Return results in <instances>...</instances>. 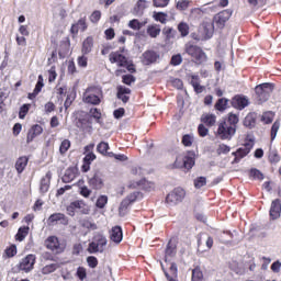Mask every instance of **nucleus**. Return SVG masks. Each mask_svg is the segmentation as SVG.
Wrapping results in <instances>:
<instances>
[{"instance_id":"nucleus-50","label":"nucleus","mask_w":281,"mask_h":281,"mask_svg":"<svg viewBox=\"0 0 281 281\" xmlns=\"http://www.w3.org/2000/svg\"><path fill=\"white\" fill-rule=\"evenodd\" d=\"M190 0H179L176 4V9L179 10L180 12H183L190 8Z\"/></svg>"},{"instance_id":"nucleus-21","label":"nucleus","mask_w":281,"mask_h":281,"mask_svg":"<svg viewBox=\"0 0 281 281\" xmlns=\"http://www.w3.org/2000/svg\"><path fill=\"white\" fill-rule=\"evenodd\" d=\"M87 16L80 18L77 23L71 25L70 34L78 36V32H87Z\"/></svg>"},{"instance_id":"nucleus-22","label":"nucleus","mask_w":281,"mask_h":281,"mask_svg":"<svg viewBox=\"0 0 281 281\" xmlns=\"http://www.w3.org/2000/svg\"><path fill=\"white\" fill-rule=\"evenodd\" d=\"M142 198V192L135 191L133 193H130L122 202L120 205V210H127L132 203H135L137 199Z\"/></svg>"},{"instance_id":"nucleus-34","label":"nucleus","mask_w":281,"mask_h":281,"mask_svg":"<svg viewBox=\"0 0 281 281\" xmlns=\"http://www.w3.org/2000/svg\"><path fill=\"white\" fill-rule=\"evenodd\" d=\"M71 46V43L69 42V38L61 41L59 44V50L58 56L59 58H67V54H69V47Z\"/></svg>"},{"instance_id":"nucleus-4","label":"nucleus","mask_w":281,"mask_h":281,"mask_svg":"<svg viewBox=\"0 0 281 281\" xmlns=\"http://www.w3.org/2000/svg\"><path fill=\"white\" fill-rule=\"evenodd\" d=\"M106 236L98 233L93 236V240L88 245L89 254H103L104 247H106Z\"/></svg>"},{"instance_id":"nucleus-55","label":"nucleus","mask_w":281,"mask_h":281,"mask_svg":"<svg viewBox=\"0 0 281 281\" xmlns=\"http://www.w3.org/2000/svg\"><path fill=\"white\" fill-rule=\"evenodd\" d=\"M182 144L187 147L190 148L192 144H194V137L190 134H186L182 136Z\"/></svg>"},{"instance_id":"nucleus-37","label":"nucleus","mask_w":281,"mask_h":281,"mask_svg":"<svg viewBox=\"0 0 281 281\" xmlns=\"http://www.w3.org/2000/svg\"><path fill=\"white\" fill-rule=\"evenodd\" d=\"M201 122L205 124V126L212 127L216 124V116L210 113L202 114Z\"/></svg>"},{"instance_id":"nucleus-19","label":"nucleus","mask_w":281,"mask_h":281,"mask_svg":"<svg viewBox=\"0 0 281 281\" xmlns=\"http://www.w3.org/2000/svg\"><path fill=\"white\" fill-rule=\"evenodd\" d=\"M77 177H80V170L77 166H72L66 169L64 176L61 177L63 183H71Z\"/></svg>"},{"instance_id":"nucleus-41","label":"nucleus","mask_w":281,"mask_h":281,"mask_svg":"<svg viewBox=\"0 0 281 281\" xmlns=\"http://www.w3.org/2000/svg\"><path fill=\"white\" fill-rule=\"evenodd\" d=\"M19 254V250L16 249V245H10L4 249L3 258H14Z\"/></svg>"},{"instance_id":"nucleus-52","label":"nucleus","mask_w":281,"mask_h":281,"mask_svg":"<svg viewBox=\"0 0 281 281\" xmlns=\"http://www.w3.org/2000/svg\"><path fill=\"white\" fill-rule=\"evenodd\" d=\"M77 65H78V67L86 69V67H88V65H89V57L87 55L82 54L81 56H79L77 58Z\"/></svg>"},{"instance_id":"nucleus-13","label":"nucleus","mask_w":281,"mask_h":281,"mask_svg":"<svg viewBox=\"0 0 281 281\" xmlns=\"http://www.w3.org/2000/svg\"><path fill=\"white\" fill-rule=\"evenodd\" d=\"M34 265H36V255H26L19 263L20 271H24L25 273H30L34 269Z\"/></svg>"},{"instance_id":"nucleus-47","label":"nucleus","mask_w":281,"mask_h":281,"mask_svg":"<svg viewBox=\"0 0 281 281\" xmlns=\"http://www.w3.org/2000/svg\"><path fill=\"white\" fill-rule=\"evenodd\" d=\"M274 117L276 113H273L272 111H268L262 114L261 122H263V124H271Z\"/></svg>"},{"instance_id":"nucleus-2","label":"nucleus","mask_w":281,"mask_h":281,"mask_svg":"<svg viewBox=\"0 0 281 281\" xmlns=\"http://www.w3.org/2000/svg\"><path fill=\"white\" fill-rule=\"evenodd\" d=\"M184 52L192 58L195 65H205L207 60V54L203 48L192 42H188L184 45Z\"/></svg>"},{"instance_id":"nucleus-56","label":"nucleus","mask_w":281,"mask_h":281,"mask_svg":"<svg viewBox=\"0 0 281 281\" xmlns=\"http://www.w3.org/2000/svg\"><path fill=\"white\" fill-rule=\"evenodd\" d=\"M92 192L93 191L91 189H89V187H87V186H82L79 188V194L81 196H83V199H89V196H91Z\"/></svg>"},{"instance_id":"nucleus-60","label":"nucleus","mask_w":281,"mask_h":281,"mask_svg":"<svg viewBox=\"0 0 281 281\" xmlns=\"http://www.w3.org/2000/svg\"><path fill=\"white\" fill-rule=\"evenodd\" d=\"M76 276H77V278L80 279L81 281L87 280V268H85V267H78V268H77Z\"/></svg>"},{"instance_id":"nucleus-46","label":"nucleus","mask_w":281,"mask_h":281,"mask_svg":"<svg viewBox=\"0 0 281 281\" xmlns=\"http://www.w3.org/2000/svg\"><path fill=\"white\" fill-rule=\"evenodd\" d=\"M177 31H175V29L170 27V26H165L162 29V34L166 38V41H172V38H175V34Z\"/></svg>"},{"instance_id":"nucleus-1","label":"nucleus","mask_w":281,"mask_h":281,"mask_svg":"<svg viewBox=\"0 0 281 281\" xmlns=\"http://www.w3.org/2000/svg\"><path fill=\"white\" fill-rule=\"evenodd\" d=\"M104 99V92L100 86H89L83 92V102L92 106H99Z\"/></svg>"},{"instance_id":"nucleus-20","label":"nucleus","mask_w":281,"mask_h":281,"mask_svg":"<svg viewBox=\"0 0 281 281\" xmlns=\"http://www.w3.org/2000/svg\"><path fill=\"white\" fill-rule=\"evenodd\" d=\"M40 135H43V126L38 124L32 125L26 134V144H32Z\"/></svg>"},{"instance_id":"nucleus-36","label":"nucleus","mask_w":281,"mask_h":281,"mask_svg":"<svg viewBox=\"0 0 281 281\" xmlns=\"http://www.w3.org/2000/svg\"><path fill=\"white\" fill-rule=\"evenodd\" d=\"M29 161L30 158H27L26 156H21L20 158H18V160L15 161V170L19 175H21V172H23V170L27 168Z\"/></svg>"},{"instance_id":"nucleus-27","label":"nucleus","mask_w":281,"mask_h":281,"mask_svg":"<svg viewBox=\"0 0 281 281\" xmlns=\"http://www.w3.org/2000/svg\"><path fill=\"white\" fill-rule=\"evenodd\" d=\"M124 238V233L121 226H113L110 234V239L112 243L120 245V241Z\"/></svg>"},{"instance_id":"nucleus-25","label":"nucleus","mask_w":281,"mask_h":281,"mask_svg":"<svg viewBox=\"0 0 281 281\" xmlns=\"http://www.w3.org/2000/svg\"><path fill=\"white\" fill-rule=\"evenodd\" d=\"M49 186H52V171H47L46 175L41 179L40 192L46 194L49 192Z\"/></svg>"},{"instance_id":"nucleus-17","label":"nucleus","mask_w":281,"mask_h":281,"mask_svg":"<svg viewBox=\"0 0 281 281\" xmlns=\"http://www.w3.org/2000/svg\"><path fill=\"white\" fill-rule=\"evenodd\" d=\"M48 227H54V225H69V220L64 213H53L46 221Z\"/></svg>"},{"instance_id":"nucleus-48","label":"nucleus","mask_w":281,"mask_h":281,"mask_svg":"<svg viewBox=\"0 0 281 281\" xmlns=\"http://www.w3.org/2000/svg\"><path fill=\"white\" fill-rule=\"evenodd\" d=\"M71 148V140L69 139H64L61 143H60V146H59V153L60 155H66L67 154V150H69Z\"/></svg>"},{"instance_id":"nucleus-29","label":"nucleus","mask_w":281,"mask_h":281,"mask_svg":"<svg viewBox=\"0 0 281 281\" xmlns=\"http://www.w3.org/2000/svg\"><path fill=\"white\" fill-rule=\"evenodd\" d=\"M215 111H218L220 113H225L227 109H229V99L227 98H220L214 104Z\"/></svg>"},{"instance_id":"nucleus-18","label":"nucleus","mask_w":281,"mask_h":281,"mask_svg":"<svg viewBox=\"0 0 281 281\" xmlns=\"http://www.w3.org/2000/svg\"><path fill=\"white\" fill-rule=\"evenodd\" d=\"M232 18V11L229 10H223L220 13H217L214 16V22L215 25L220 29L223 30V27H225V23H227V21H229V19Z\"/></svg>"},{"instance_id":"nucleus-6","label":"nucleus","mask_w":281,"mask_h":281,"mask_svg":"<svg viewBox=\"0 0 281 281\" xmlns=\"http://www.w3.org/2000/svg\"><path fill=\"white\" fill-rule=\"evenodd\" d=\"M255 93L256 99L260 104L267 102L269 98H271V93H273V83H261L256 86Z\"/></svg>"},{"instance_id":"nucleus-35","label":"nucleus","mask_w":281,"mask_h":281,"mask_svg":"<svg viewBox=\"0 0 281 281\" xmlns=\"http://www.w3.org/2000/svg\"><path fill=\"white\" fill-rule=\"evenodd\" d=\"M190 85L193 87L195 93H203V91H205V87L201 86V79L199 78L198 75L191 76Z\"/></svg>"},{"instance_id":"nucleus-53","label":"nucleus","mask_w":281,"mask_h":281,"mask_svg":"<svg viewBox=\"0 0 281 281\" xmlns=\"http://www.w3.org/2000/svg\"><path fill=\"white\" fill-rule=\"evenodd\" d=\"M166 256L172 257L177 254V246L172 245V240H169L165 250Z\"/></svg>"},{"instance_id":"nucleus-32","label":"nucleus","mask_w":281,"mask_h":281,"mask_svg":"<svg viewBox=\"0 0 281 281\" xmlns=\"http://www.w3.org/2000/svg\"><path fill=\"white\" fill-rule=\"evenodd\" d=\"M225 122L236 131L238 128V122H240V116L234 112H229Z\"/></svg>"},{"instance_id":"nucleus-49","label":"nucleus","mask_w":281,"mask_h":281,"mask_svg":"<svg viewBox=\"0 0 281 281\" xmlns=\"http://www.w3.org/2000/svg\"><path fill=\"white\" fill-rule=\"evenodd\" d=\"M30 109H32V104L30 103H25L20 108V111H19L20 120H25V115L30 113Z\"/></svg>"},{"instance_id":"nucleus-9","label":"nucleus","mask_w":281,"mask_h":281,"mask_svg":"<svg viewBox=\"0 0 281 281\" xmlns=\"http://www.w3.org/2000/svg\"><path fill=\"white\" fill-rule=\"evenodd\" d=\"M123 52H124V48H120V50L110 53L109 60L111 65H116L117 67H126L128 57L122 54Z\"/></svg>"},{"instance_id":"nucleus-38","label":"nucleus","mask_w":281,"mask_h":281,"mask_svg":"<svg viewBox=\"0 0 281 281\" xmlns=\"http://www.w3.org/2000/svg\"><path fill=\"white\" fill-rule=\"evenodd\" d=\"M30 234V226H22L18 229V233L15 235V240L19 243H23L25 238H27V235Z\"/></svg>"},{"instance_id":"nucleus-54","label":"nucleus","mask_w":281,"mask_h":281,"mask_svg":"<svg viewBox=\"0 0 281 281\" xmlns=\"http://www.w3.org/2000/svg\"><path fill=\"white\" fill-rule=\"evenodd\" d=\"M194 188H196V190H200V188H203L204 186H207V178L205 177H198L194 181Z\"/></svg>"},{"instance_id":"nucleus-5","label":"nucleus","mask_w":281,"mask_h":281,"mask_svg":"<svg viewBox=\"0 0 281 281\" xmlns=\"http://www.w3.org/2000/svg\"><path fill=\"white\" fill-rule=\"evenodd\" d=\"M93 148H95V144L90 143L89 145L85 146L83 148V164L81 166L82 172H89L91 170V164L98 159V156L93 153Z\"/></svg>"},{"instance_id":"nucleus-31","label":"nucleus","mask_w":281,"mask_h":281,"mask_svg":"<svg viewBox=\"0 0 281 281\" xmlns=\"http://www.w3.org/2000/svg\"><path fill=\"white\" fill-rule=\"evenodd\" d=\"M268 161L271 166H278L281 161L280 153L278 149L270 148L268 151Z\"/></svg>"},{"instance_id":"nucleus-59","label":"nucleus","mask_w":281,"mask_h":281,"mask_svg":"<svg viewBox=\"0 0 281 281\" xmlns=\"http://www.w3.org/2000/svg\"><path fill=\"white\" fill-rule=\"evenodd\" d=\"M278 131H280V121H276L272 124L271 132H270V136H271L272 140L276 139V137L278 135Z\"/></svg>"},{"instance_id":"nucleus-8","label":"nucleus","mask_w":281,"mask_h":281,"mask_svg":"<svg viewBox=\"0 0 281 281\" xmlns=\"http://www.w3.org/2000/svg\"><path fill=\"white\" fill-rule=\"evenodd\" d=\"M183 199H186V190L178 187L167 194L166 203H168L169 205H178V203H181Z\"/></svg>"},{"instance_id":"nucleus-10","label":"nucleus","mask_w":281,"mask_h":281,"mask_svg":"<svg viewBox=\"0 0 281 281\" xmlns=\"http://www.w3.org/2000/svg\"><path fill=\"white\" fill-rule=\"evenodd\" d=\"M127 188L130 190H144L145 192H151V190H155V183L146 180V178H143L138 181H130Z\"/></svg>"},{"instance_id":"nucleus-26","label":"nucleus","mask_w":281,"mask_h":281,"mask_svg":"<svg viewBox=\"0 0 281 281\" xmlns=\"http://www.w3.org/2000/svg\"><path fill=\"white\" fill-rule=\"evenodd\" d=\"M131 89L123 87V86H119L117 87V92H116V97L119 100L122 101L123 104H126V102H128V100H131Z\"/></svg>"},{"instance_id":"nucleus-40","label":"nucleus","mask_w":281,"mask_h":281,"mask_svg":"<svg viewBox=\"0 0 281 281\" xmlns=\"http://www.w3.org/2000/svg\"><path fill=\"white\" fill-rule=\"evenodd\" d=\"M153 19L155 21H157L158 23H161L162 25H166V23H168V13L155 11L153 13Z\"/></svg>"},{"instance_id":"nucleus-42","label":"nucleus","mask_w":281,"mask_h":281,"mask_svg":"<svg viewBox=\"0 0 281 281\" xmlns=\"http://www.w3.org/2000/svg\"><path fill=\"white\" fill-rule=\"evenodd\" d=\"M178 32L180 33V36L182 38H186V36H188V34H190V25H188V23H186V22H180L178 24Z\"/></svg>"},{"instance_id":"nucleus-23","label":"nucleus","mask_w":281,"mask_h":281,"mask_svg":"<svg viewBox=\"0 0 281 281\" xmlns=\"http://www.w3.org/2000/svg\"><path fill=\"white\" fill-rule=\"evenodd\" d=\"M159 60V55L155 50H146L143 53V65H154V63H157Z\"/></svg>"},{"instance_id":"nucleus-7","label":"nucleus","mask_w":281,"mask_h":281,"mask_svg":"<svg viewBox=\"0 0 281 281\" xmlns=\"http://www.w3.org/2000/svg\"><path fill=\"white\" fill-rule=\"evenodd\" d=\"M215 135L222 140H229L236 135V130H234V127H231L227 122L222 121L221 123H218Z\"/></svg>"},{"instance_id":"nucleus-62","label":"nucleus","mask_w":281,"mask_h":281,"mask_svg":"<svg viewBox=\"0 0 281 281\" xmlns=\"http://www.w3.org/2000/svg\"><path fill=\"white\" fill-rule=\"evenodd\" d=\"M133 82H135V76H133V75H123L122 76L123 85H127L128 87H131V85H133Z\"/></svg>"},{"instance_id":"nucleus-24","label":"nucleus","mask_w":281,"mask_h":281,"mask_svg":"<svg viewBox=\"0 0 281 281\" xmlns=\"http://www.w3.org/2000/svg\"><path fill=\"white\" fill-rule=\"evenodd\" d=\"M280 214H281V200L276 199L272 201L271 206H270V218L272 221H276V220L280 218Z\"/></svg>"},{"instance_id":"nucleus-51","label":"nucleus","mask_w":281,"mask_h":281,"mask_svg":"<svg viewBox=\"0 0 281 281\" xmlns=\"http://www.w3.org/2000/svg\"><path fill=\"white\" fill-rule=\"evenodd\" d=\"M108 203H109V196L100 195L97 200L95 205L97 207H99V210H104Z\"/></svg>"},{"instance_id":"nucleus-61","label":"nucleus","mask_w":281,"mask_h":281,"mask_svg":"<svg viewBox=\"0 0 281 281\" xmlns=\"http://www.w3.org/2000/svg\"><path fill=\"white\" fill-rule=\"evenodd\" d=\"M183 63V57H181V54L173 55L170 60V65L173 67H177Z\"/></svg>"},{"instance_id":"nucleus-45","label":"nucleus","mask_w":281,"mask_h":281,"mask_svg":"<svg viewBox=\"0 0 281 281\" xmlns=\"http://www.w3.org/2000/svg\"><path fill=\"white\" fill-rule=\"evenodd\" d=\"M191 281H203V271L201 267H195L192 270Z\"/></svg>"},{"instance_id":"nucleus-64","label":"nucleus","mask_w":281,"mask_h":281,"mask_svg":"<svg viewBox=\"0 0 281 281\" xmlns=\"http://www.w3.org/2000/svg\"><path fill=\"white\" fill-rule=\"evenodd\" d=\"M56 269H58V265L50 263L43 268V273H45V274L54 273V271H56Z\"/></svg>"},{"instance_id":"nucleus-16","label":"nucleus","mask_w":281,"mask_h":281,"mask_svg":"<svg viewBox=\"0 0 281 281\" xmlns=\"http://www.w3.org/2000/svg\"><path fill=\"white\" fill-rule=\"evenodd\" d=\"M183 164H179V159L173 162V168H186V170H192L194 168L195 158L194 153L189 151L187 156L183 157Z\"/></svg>"},{"instance_id":"nucleus-14","label":"nucleus","mask_w":281,"mask_h":281,"mask_svg":"<svg viewBox=\"0 0 281 281\" xmlns=\"http://www.w3.org/2000/svg\"><path fill=\"white\" fill-rule=\"evenodd\" d=\"M88 186L92 190H102L104 188V179L100 170H95L92 177L88 178Z\"/></svg>"},{"instance_id":"nucleus-63","label":"nucleus","mask_w":281,"mask_h":281,"mask_svg":"<svg viewBox=\"0 0 281 281\" xmlns=\"http://www.w3.org/2000/svg\"><path fill=\"white\" fill-rule=\"evenodd\" d=\"M101 19H102V12L98 10L93 11L90 15L91 23H99Z\"/></svg>"},{"instance_id":"nucleus-12","label":"nucleus","mask_w":281,"mask_h":281,"mask_svg":"<svg viewBox=\"0 0 281 281\" xmlns=\"http://www.w3.org/2000/svg\"><path fill=\"white\" fill-rule=\"evenodd\" d=\"M212 34L213 32L210 31L207 25H205L203 27H199L195 32H192L190 37L199 43L201 41H210V38H212Z\"/></svg>"},{"instance_id":"nucleus-44","label":"nucleus","mask_w":281,"mask_h":281,"mask_svg":"<svg viewBox=\"0 0 281 281\" xmlns=\"http://www.w3.org/2000/svg\"><path fill=\"white\" fill-rule=\"evenodd\" d=\"M111 147L109 146V143L101 142L97 145V151L100 153V155L109 156V149Z\"/></svg>"},{"instance_id":"nucleus-3","label":"nucleus","mask_w":281,"mask_h":281,"mask_svg":"<svg viewBox=\"0 0 281 281\" xmlns=\"http://www.w3.org/2000/svg\"><path fill=\"white\" fill-rule=\"evenodd\" d=\"M256 142L254 140V138L247 136L245 138V143H244V147H239L237 148L236 151L232 153V156L234 157L232 164H240V160L245 159V157H247V155H249V153H251V150L254 149Z\"/></svg>"},{"instance_id":"nucleus-43","label":"nucleus","mask_w":281,"mask_h":281,"mask_svg":"<svg viewBox=\"0 0 281 281\" xmlns=\"http://www.w3.org/2000/svg\"><path fill=\"white\" fill-rule=\"evenodd\" d=\"M81 227H83L85 229H91L92 232H94V229H98V224L93 223L91 220L89 218H85L81 220L80 222Z\"/></svg>"},{"instance_id":"nucleus-33","label":"nucleus","mask_w":281,"mask_h":281,"mask_svg":"<svg viewBox=\"0 0 281 281\" xmlns=\"http://www.w3.org/2000/svg\"><path fill=\"white\" fill-rule=\"evenodd\" d=\"M148 8V1L147 0H138L133 9V14L135 16H142L144 14V10Z\"/></svg>"},{"instance_id":"nucleus-30","label":"nucleus","mask_w":281,"mask_h":281,"mask_svg":"<svg viewBox=\"0 0 281 281\" xmlns=\"http://www.w3.org/2000/svg\"><path fill=\"white\" fill-rule=\"evenodd\" d=\"M256 120H258V114L256 112H249L244 119V126L246 128H255Z\"/></svg>"},{"instance_id":"nucleus-11","label":"nucleus","mask_w":281,"mask_h":281,"mask_svg":"<svg viewBox=\"0 0 281 281\" xmlns=\"http://www.w3.org/2000/svg\"><path fill=\"white\" fill-rule=\"evenodd\" d=\"M44 245L46 249H49V251H55V254H63V251H65V246L60 244V240L56 236H48L45 239Z\"/></svg>"},{"instance_id":"nucleus-28","label":"nucleus","mask_w":281,"mask_h":281,"mask_svg":"<svg viewBox=\"0 0 281 281\" xmlns=\"http://www.w3.org/2000/svg\"><path fill=\"white\" fill-rule=\"evenodd\" d=\"M93 36H88L87 38L83 40L82 45H81V54L83 55H89L91 52H93Z\"/></svg>"},{"instance_id":"nucleus-15","label":"nucleus","mask_w":281,"mask_h":281,"mask_svg":"<svg viewBox=\"0 0 281 281\" xmlns=\"http://www.w3.org/2000/svg\"><path fill=\"white\" fill-rule=\"evenodd\" d=\"M231 105L237 111H243L249 106V99L245 94H235L231 99Z\"/></svg>"},{"instance_id":"nucleus-57","label":"nucleus","mask_w":281,"mask_h":281,"mask_svg":"<svg viewBox=\"0 0 281 281\" xmlns=\"http://www.w3.org/2000/svg\"><path fill=\"white\" fill-rule=\"evenodd\" d=\"M229 150H232V147H229L228 145H225V144H220L216 149V154L217 155H227L229 153Z\"/></svg>"},{"instance_id":"nucleus-58","label":"nucleus","mask_w":281,"mask_h":281,"mask_svg":"<svg viewBox=\"0 0 281 281\" xmlns=\"http://www.w3.org/2000/svg\"><path fill=\"white\" fill-rule=\"evenodd\" d=\"M249 175L252 179H258L259 181H262V179H265V175H262L260 170L256 168L250 169Z\"/></svg>"},{"instance_id":"nucleus-39","label":"nucleus","mask_w":281,"mask_h":281,"mask_svg":"<svg viewBox=\"0 0 281 281\" xmlns=\"http://www.w3.org/2000/svg\"><path fill=\"white\" fill-rule=\"evenodd\" d=\"M147 34L150 38H157L161 34V29L157 24H151L147 27Z\"/></svg>"}]
</instances>
